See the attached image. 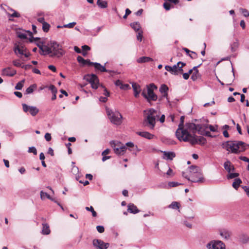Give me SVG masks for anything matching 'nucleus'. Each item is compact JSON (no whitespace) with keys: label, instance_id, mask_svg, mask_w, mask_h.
<instances>
[{"label":"nucleus","instance_id":"obj_43","mask_svg":"<svg viewBox=\"0 0 249 249\" xmlns=\"http://www.w3.org/2000/svg\"><path fill=\"white\" fill-rule=\"evenodd\" d=\"M86 210L88 211H90L92 213V215L93 217H96L97 216L96 212L94 210L93 207L90 206L89 207H86L85 208Z\"/></svg>","mask_w":249,"mask_h":249},{"label":"nucleus","instance_id":"obj_3","mask_svg":"<svg viewBox=\"0 0 249 249\" xmlns=\"http://www.w3.org/2000/svg\"><path fill=\"white\" fill-rule=\"evenodd\" d=\"M184 116H182L180 118V123L178 124V128L176 132V136L179 141H188L189 135L188 131L186 129H184Z\"/></svg>","mask_w":249,"mask_h":249},{"label":"nucleus","instance_id":"obj_12","mask_svg":"<svg viewBox=\"0 0 249 249\" xmlns=\"http://www.w3.org/2000/svg\"><path fill=\"white\" fill-rule=\"evenodd\" d=\"M142 95L147 99L148 102H150L151 101H155L158 99L157 95L152 91V89H150V88H148L147 89V94H146L143 91L142 92Z\"/></svg>","mask_w":249,"mask_h":249},{"label":"nucleus","instance_id":"obj_40","mask_svg":"<svg viewBox=\"0 0 249 249\" xmlns=\"http://www.w3.org/2000/svg\"><path fill=\"white\" fill-rule=\"evenodd\" d=\"M169 208L173 209H178L179 208V203L177 202L174 201L169 206Z\"/></svg>","mask_w":249,"mask_h":249},{"label":"nucleus","instance_id":"obj_2","mask_svg":"<svg viewBox=\"0 0 249 249\" xmlns=\"http://www.w3.org/2000/svg\"><path fill=\"white\" fill-rule=\"evenodd\" d=\"M246 146V143L242 141H227L222 144L223 148L234 154H239L245 151Z\"/></svg>","mask_w":249,"mask_h":249},{"label":"nucleus","instance_id":"obj_63","mask_svg":"<svg viewBox=\"0 0 249 249\" xmlns=\"http://www.w3.org/2000/svg\"><path fill=\"white\" fill-rule=\"evenodd\" d=\"M192 59H195L197 57V54L194 52H191V53L189 55Z\"/></svg>","mask_w":249,"mask_h":249},{"label":"nucleus","instance_id":"obj_1","mask_svg":"<svg viewBox=\"0 0 249 249\" xmlns=\"http://www.w3.org/2000/svg\"><path fill=\"white\" fill-rule=\"evenodd\" d=\"M143 125L153 129L155 126L156 120L160 117V112L154 108H151L143 111Z\"/></svg>","mask_w":249,"mask_h":249},{"label":"nucleus","instance_id":"obj_22","mask_svg":"<svg viewBox=\"0 0 249 249\" xmlns=\"http://www.w3.org/2000/svg\"><path fill=\"white\" fill-rule=\"evenodd\" d=\"M115 84L116 86H118L122 89H130V87L127 84H123L122 81L120 80H117L115 81Z\"/></svg>","mask_w":249,"mask_h":249},{"label":"nucleus","instance_id":"obj_50","mask_svg":"<svg viewBox=\"0 0 249 249\" xmlns=\"http://www.w3.org/2000/svg\"><path fill=\"white\" fill-rule=\"evenodd\" d=\"M28 152L33 153L35 155H36L37 154V150L36 148L34 146L30 147L29 148Z\"/></svg>","mask_w":249,"mask_h":249},{"label":"nucleus","instance_id":"obj_62","mask_svg":"<svg viewBox=\"0 0 249 249\" xmlns=\"http://www.w3.org/2000/svg\"><path fill=\"white\" fill-rule=\"evenodd\" d=\"M183 223L184 225H185L187 227L189 228H192V225L191 223L188 222L187 220H184Z\"/></svg>","mask_w":249,"mask_h":249},{"label":"nucleus","instance_id":"obj_53","mask_svg":"<svg viewBox=\"0 0 249 249\" xmlns=\"http://www.w3.org/2000/svg\"><path fill=\"white\" fill-rule=\"evenodd\" d=\"M179 184H180V183H178V182H174V181H172V182H169L168 183V186L169 187H176L178 185H179Z\"/></svg>","mask_w":249,"mask_h":249},{"label":"nucleus","instance_id":"obj_27","mask_svg":"<svg viewBox=\"0 0 249 249\" xmlns=\"http://www.w3.org/2000/svg\"><path fill=\"white\" fill-rule=\"evenodd\" d=\"M110 145L113 148L114 151L115 148H119V147L125 146L123 143L119 141H111L110 142Z\"/></svg>","mask_w":249,"mask_h":249},{"label":"nucleus","instance_id":"obj_61","mask_svg":"<svg viewBox=\"0 0 249 249\" xmlns=\"http://www.w3.org/2000/svg\"><path fill=\"white\" fill-rule=\"evenodd\" d=\"M45 139L47 142L51 140L52 137L50 133H46L45 135Z\"/></svg>","mask_w":249,"mask_h":249},{"label":"nucleus","instance_id":"obj_52","mask_svg":"<svg viewBox=\"0 0 249 249\" xmlns=\"http://www.w3.org/2000/svg\"><path fill=\"white\" fill-rule=\"evenodd\" d=\"M142 33H143V32L142 30H140L139 31V32L137 35V39L138 40H139L140 41H141L142 40Z\"/></svg>","mask_w":249,"mask_h":249},{"label":"nucleus","instance_id":"obj_48","mask_svg":"<svg viewBox=\"0 0 249 249\" xmlns=\"http://www.w3.org/2000/svg\"><path fill=\"white\" fill-rule=\"evenodd\" d=\"M76 23L75 22H72L69 24L63 25V27L64 28H72L76 25Z\"/></svg>","mask_w":249,"mask_h":249},{"label":"nucleus","instance_id":"obj_55","mask_svg":"<svg viewBox=\"0 0 249 249\" xmlns=\"http://www.w3.org/2000/svg\"><path fill=\"white\" fill-rule=\"evenodd\" d=\"M4 132L5 133L6 136L10 138L11 139H12L14 138V135L12 132L8 130L4 131Z\"/></svg>","mask_w":249,"mask_h":249},{"label":"nucleus","instance_id":"obj_11","mask_svg":"<svg viewBox=\"0 0 249 249\" xmlns=\"http://www.w3.org/2000/svg\"><path fill=\"white\" fill-rule=\"evenodd\" d=\"M186 126L187 129L191 131L193 133L196 132L199 134V130H201L204 128H207L208 125L206 124H196L194 123L186 124Z\"/></svg>","mask_w":249,"mask_h":249},{"label":"nucleus","instance_id":"obj_33","mask_svg":"<svg viewBox=\"0 0 249 249\" xmlns=\"http://www.w3.org/2000/svg\"><path fill=\"white\" fill-rule=\"evenodd\" d=\"M17 35L18 37L21 39H26L27 38V36L26 34V32L18 31L17 32Z\"/></svg>","mask_w":249,"mask_h":249},{"label":"nucleus","instance_id":"obj_25","mask_svg":"<svg viewBox=\"0 0 249 249\" xmlns=\"http://www.w3.org/2000/svg\"><path fill=\"white\" fill-rule=\"evenodd\" d=\"M50 233V230L49 226L46 223L42 224V233L44 235L49 234Z\"/></svg>","mask_w":249,"mask_h":249},{"label":"nucleus","instance_id":"obj_32","mask_svg":"<svg viewBox=\"0 0 249 249\" xmlns=\"http://www.w3.org/2000/svg\"><path fill=\"white\" fill-rule=\"evenodd\" d=\"M206 129H207V128H204L201 130H199V134L210 137H213V136L211 134L210 132L206 130Z\"/></svg>","mask_w":249,"mask_h":249},{"label":"nucleus","instance_id":"obj_38","mask_svg":"<svg viewBox=\"0 0 249 249\" xmlns=\"http://www.w3.org/2000/svg\"><path fill=\"white\" fill-rule=\"evenodd\" d=\"M36 87V85L33 84L31 85L29 87H28L26 90V93L27 94L32 93L34 91V89Z\"/></svg>","mask_w":249,"mask_h":249},{"label":"nucleus","instance_id":"obj_39","mask_svg":"<svg viewBox=\"0 0 249 249\" xmlns=\"http://www.w3.org/2000/svg\"><path fill=\"white\" fill-rule=\"evenodd\" d=\"M24 82L25 80H22L20 82H18L15 87V89L17 90H21L23 87Z\"/></svg>","mask_w":249,"mask_h":249},{"label":"nucleus","instance_id":"obj_36","mask_svg":"<svg viewBox=\"0 0 249 249\" xmlns=\"http://www.w3.org/2000/svg\"><path fill=\"white\" fill-rule=\"evenodd\" d=\"M240 241L243 243H247L249 241V236L246 234H242L240 238Z\"/></svg>","mask_w":249,"mask_h":249},{"label":"nucleus","instance_id":"obj_49","mask_svg":"<svg viewBox=\"0 0 249 249\" xmlns=\"http://www.w3.org/2000/svg\"><path fill=\"white\" fill-rule=\"evenodd\" d=\"M240 11L242 13V14L245 17H247L249 16V11L247 9L244 8H240Z\"/></svg>","mask_w":249,"mask_h":249},{"label":"nucleus","instance_id":"obj_21","mask_svg":"<svg viewBox=\"0 0 249 249\" xmlns=\"http://www.w3.org/2000/svg\"><path fill=\"white\" fill-rule=\"evenodd\" d=\"M14 52L16 54L19 53L20 54H23V52L25 51L24 47L22 45H19L16 44L14 47Z\"/></svg>","mask_w":249,"mask_h":249},{"label":"nucleus","instance_id":"obj_41","mask_svg":"<svg viewBox=\"0 0 249 249\" xmlns=\"http://www.w3.org/2000/svg\"><path fill=\"white\" fill-rule=\"evenodd\" d=\"M40 197L41 199H44L46 197L48 199H51V197L49 195L42 191L40 192Z\"/></svg>","mask_w":249,"mask_h":249},{"label":"nucleus","instance_id":"obj_37","mask_svg":"<svg viewBox=\"0 0 249 249\" xmlns=\"http://www.w3.org/2000/svg\"><path fill=\"white\" fill-rule=\"evenodd\" d=\"M239 46V43L237 41L234 42L231 45V52L233 53L236 51Z\"/></svg>","mask_w":249,"mask_h":249},{"label":"nucleus","instance_id":"obj_64","mask_svg":"<svg viewBox=\"0 0 249 249\" xmlns=\"http://www.w3.org/2000/svg\"><path fill=\"white\" fill-rule=\"evenodd\" d=\"M239 159L244 161L247 162L249 163V159L245 156H241Z\"/></svg>","mask_w":249,"mask_h":249},{"label":"nucleus","instance_id":"obj_59","mask_svg":"<svg viewBox=\"0 0 249 249\" xmlns=\"http://www.w3.org/2000/svg\"><path fill=\"white\" fill-rule=\"evenodd\" d=\"M162 95L161 97L159 98V101H161V100H162V99L163 98H166V99H167V102L168 103H170V101H169V100L168 99V92L167 93H162Z\"/></svg>","mask_w":249,"mask_h":249},{"label":"nucleus","instance_id":"obj_35","mask_svg":"<svg viewBox=\"0 0 249 249\" xmlns=\"http://www.w3.org/2000/svg\"><path fill=\"white\" fill-rule=\"evenodd\" d=\"M169 89L168 87L165 84H162L160 88L159 91L161 93H167Z\"/></svg>","mask_w":249,"mask_h":249},{"label":"nucleus","instance_id":"obj_6","mask_svg":"<svg viewBox=\"0 0 249 249\" xmlns=\"http://www.w3.org/2000/svg\"><path fill=\"white\" fill-rule=\"evenodd\" d=\"M50 48L52 50L51 56H56L60 57L64 54V52L62 50L61 46L55 41H52L50 43Z\"/></svg>","mask_w":249,"mask_h":249},{"label":"nucleus","instance_id":"obj_54","mask_svg":"<svg viewBox=\"0 0 249 249\" xmlns=\"http://www.w3.org/2000/svg\"><path fill=\"white\" fill-rule=\"evenodd\" d=\"M49 89L51 90L53 94H56L57 93V89L54 85H51L49 87Z\"/></svg>","mask_w":249,"mask_h":249},{"label":"nucleus","instance_id":"obj_60","mask_svg":"<svg viewBox=\"0 0 249 249\" xmlns=\"http://www.w3.org/2000/svg\"><path fill=\"white\" fill-rule=\"evenodd\" d=\"M96 229L99 233H103L104 231V227L102 226H97Z\"/></svg>","mask_w":249,"mask_h":249},{"label":"nucleus","instance_id":"obj_7","mask_svg":"<svg viewBox=\"0 0 249 249\" xmlns=\"http://www.w3.org/2000/svg\"><path fill=\"white\" fill-rule=\"evenodd\" d=\"M185 65V63L179 61L173 66H165V69L173 74L178 75L182 72V68Z\"/></svg>","mask_w":249,"mask_h":249},{"label":"nucleus","instance_id":"obj_57","mask_svg":"<svg viewBox=\"0 0 249 249\" xmlns=\"http://www.w3.org/2000/svg\"><path fill=\"white\" fill-rule=\"evenodd\" d=\"M163 6L166 10H169L171 9V4L168 2H164Z\"/></svg>","mask_w":249,"mask_h":249},{"label":"nucleus","instance_id":"obj_18","mask_svg":"<svg viewBox=\"0 0 249 249\" xmlns=\"http://www.w3.org/2000/svg\"><path fill=\"white\" fill-rule=\"evenodd\" d=\"M176 156V154L173 152H163V158L166 160H172Z\"/></svg>","mask_w":249,"mask_h":249},{"label":"nucleus","instance_id":"obj_19","mask_svg":"<svg viewBox=\"0 0 249 249\" xmlns=\"http://www.w3.org/2000/svg\"><path fill=\"white\" fill-rule=\"evenodd\" d=\"M137 134L139 136L148 140H151L154 137V135L146 131L137 132Z\"/></svg>","mask_w":249,"mask_h":249},{"label":"nucleus","instance_id":"obj_23","mask_svg":"<svg viewBox=\"0 0 249 249\" xmlns=\"http://www.w3.org/2000/svg\"><path fill=\"white\" fill-rule=\"evenodd\" d=\"M127 207H128L127 211L130 213H132L135 214V213H138L139 212V211L137 209V207L135 205H134L133 204H129L128 205Z\"/></svg>","mask_w":249,"mask_h":249},{"label":"nucleus","instance_id":"obj_30","mask_svg":"<svg viewBox=\"0 0 249 249\" xmlns=\"http://www.w3.org/2000/svg\"><path fill=\"white\" fill-rule=\"evenodd\" d=\"M97 4L101 8H106L107 7V2L105 0H97Z\"/></svg>","mask_w":249,"mask_h":249},{"label":"nucleus","instance_id":"obj_45","mask_svg":"<svg viewBox=\"0 0 249 249\" xmlns=\"http://www.w3.org/2000/svg\"><path fill=\"white\" fill-rule=\"evenodd\" d=\"M206 124L207 125H208L207 128H209L211 131H212V132H217V127H218L217 125H215L213 126L212 125H209V124Z\"/></svg>","mask_w":249,"mask_h":249},{"label":"nucleus","instance_id":"obj_16","mask_svg":"<svg viewBox=\"0 0 249 249\" xmlns=\"http://www.w3.org/2000/svg\"><path fill=\"white\" fill-rule=\"evenodd\" d=\"M132 87L134 92V96L136 98L138 97L141 91L140 86L136 83L132 82Z\"/></svg>","mask_w":249,"mask_h":249},{"label":"nucleus","instance_id":"obj_44","mask_svg":"<svg viewBox=\"0 0 249 249\" xmlns=\"http://www.w3.org/2000/svg\"><path fill=\"white\" fill-rule=\"evenodd\" d=\"M198 77H199L198 71H194L193 73V74L191 76V79H192L193 81H195L198 78Z\"/></svg>","mask_w":249,"mask_h":249},{"label":"nucleus","instance_id":"obj_5","mask_svg":"<svg viewBox=\"0 0 249 249\" xmlns=\"http://www.w3.org/2000/svg\"><path fill=\"white\" fill-rule=\"evenodd\" d=\"M107 114L110 122L115 125H120L122 123L123 117L117 110H113L108 108H106Z\"/></svg>","mask_w":249,"mask_h":249},{"label":"nucleus","instance_id":"obj_51","mask_svg":"<svg viewBox=\"0 0 249 249\" xmlns=\"http://www.w3.org/2000/svg\"><path fill=\"white\" fill-rule=\"evenodd\" d=\"M77 60L79 63H82L83 65H85L86 60L81 56H78Z\"/></svg>","mask_w":249,"mask_h":249},{"label":"nucleus","instance_id":"obj_42","mask_svg":"<svg viewBox=\"0 0 249 249\" xmlns=\"http://www.w3.org/2000/svg\"><path fill=\"white\" fill-rule=\"evenodd\" d=\"M50 27V24L46 22H44L43 24H42V30L45 32H48L49 30Z\"/></svg>","mask_w":249,"mask_h":249},{"label":"nucleus","instance_id":"obj_34","mask_svg":"<svg viewBox=\"0 0 249 249\" xmlns=\"http://www.w3.org/2000/svg\"><path fill=\"white\" fill-rule=\"evenodd\" d=\"M241 182L242 181L240 178L235 179L233 182L232 183L233 187L235 189H237Z\"/></svg>","mask_w":249,"mask_h":249},{"label":"nucleus","instance_id":"obj_14","mask_svg":"<svg viewBox=\"0 0 249 249\" xmlns=\"http://www.w3.org/2000/svg\"><path fill=\"white\" fill-rule=\"evenodd\" d=\"M93 245L97 249H107L109 247V243H104L99 239H94L92 241Z\"/></svg>","mask_w":249,"mask_h":249},{"label":"nucleus","instance_id":"obj_46","mask_svg":"<svg viewBox=\"0 0 249 249\" xmlns=\"http://www.w3.org/2000/svg\"><path fill=\"white\" fill-rule=\"evenodd\" d=\"M71 172L73 175L76 176L79 173L78 168L75 165L72 166L71 168Z\"/></svg>","mask_w":249,"mask_h":249},{"label":"nucleus","instance_id":"obj_17","mask_svg":"<svg viewBox=\"0 0 249 249\" xmlns=\"http://www.w3.org/2000/svg\"><path fill=\"white\" fill-rule=\"evenodd\" d=\"M38 47L39 49L42 51L43 54H51V53H52V50H51L50 46H48L46 45H40L38 46ZM41 54H42V53H41Z\"/></svg>","mask_w":249,"mask_h":249},{"label":"nucleus","instance_id":"obj_8","mask_svg":"<svg viewBox=\"0 0 249 249\" xmlns=\"http://www.w3.org/2000/svg\"><path fill=\"white\" fill-rule=\"evenodd\" d=\"M189 135L190 136H188V141H184L185 142H189L192 145H195L197 143L204 144L206 143V139L202 136L197 137L195 134H191L189 133ZM187 137H188V136Z\"/></svg>","mask_w":249,"mask_h":249},{"label":"nucleus","instance_id":"obj_26","mask_svg":"<svg viewBox=\"0 0 249 249\" xmlns=\"http://www.w3.org/2000/svg\"><path fill=\"white\" fill-rule=\"evenodd\" d=\"M94 66L96 70H98L101 72L109 71L105 68V66H102L100 63L95 62L94 64Z\"/></svg>","mask_w":249,"mask_h":249},{"label":"nucleus","instance_id":"obj_13","mask_svg":"<svg viewBox=\"0 0 249 249\" xmlns=\"http://www.w3.org/2000/svg\"><path fill=\"white\" fill-rule=\"evenodd\" d=\"M22 106L23 111L25 112L29 111L33 116H36L39 112V109L36 107L29 106L25 104H22Z\"/></svg>","mask_w":249,"mask_h":249},{"label":"nucleus","instance_id":"obj_47","mask_svg":"<svg viewBox=\"0 0 249 249\" xmlns=\"http://www.w3.org/2000/svg\"><path fill=\"white\" fill-rule=\"evenodd\" d=\"M239 176V174L237 173H231V172L229 173L228 176H227L228 179H231L235 178H236Z\"/></svg>","mask_w":249,"mask_h":249},{"label":"nucleus","instance_id":"obj_9","mask_svg":"<svg viewBox=\"0 0 249 249\" xmlns=\"http://www.w3.org/2000/svg\"><path fill=\"white\" fill-rule=\"evenodd\" d=\"M206 247L207 249H226L224 243L216 240L210 241L206 244Z\"/></svg>","mask_w":249,"mask_h":249},{"label":"nucleus","instance_id":"obj_58","mask_svg":"<svg viewBox=\"0 0 249 249\" xmlns=\"http://www.w3.org/2000/svg\"><path fill=\"white\" fill-rule=\"evenodd\" d=\"M150 88V89H152V91H154L155 89H157V87L153 83H151L147 86V89Z\"/></svg>","mask_w":249,"mask_h":249},{"label":"nucleus","instance_id":"obj_4","mask_svg":"<svg viewBox=\"0 0 249 249\" xmlns=\"http://www.w3.org/2000/svg\"><path fill=\"white\" fill-rule=\"evenodd\" d=\"M192 182H203L204 179L199 168L196 166H191L188 168Z\"/></svg>","mask_w":249,"mask_h":249},{"label":"nucleus","instance_id":"obj_31","mask_svg":"<svg viewBox=\"0 0 249 249\" xmlns=\"http://www.w3.org/2000/svg\"><path fill=\"white\" fill-rule=\"evenodd\" d=\"M130 26L135 31H140L141 25L139 22H135L132 23H131Z\"/></svg>","mask_w":249,"mask_h":249},{"label":"nucleus","instance_id":"obj_28","mask_svg":"<svg viewBox=\"0 0 249 249\" xmlns=\"http://www.w3.org/2000/svg\"><path fill=\"white\" fill-rule=\"evenodd\" d=\"M220 234L223 238L228 239L231 236V232L228 230H223L220 231Z\"/></svg>","mask_w":249,"mask_h":249},{"label":"nucleus","instance_id":"obj_10","mask_svg":"<svg viewBox=\"0 0 249 249\" xmlns=\"http://www.w3.org/2000/svg\"><path fill=\"white\" fill-rule=\"evenodd\" d=\"M84 79L88 81L90 84L92 88L97 89L98 87L99 80L97 76L94 74L86 75Z\"/></svg>","mask_w":249,"mask_h":249},{"label":"nucleus","instance_id":"obj_20","mask_svg":"<svg viewBox=\"0 0 249 249\" xmlns=\"http://www.w3.org/2000/svg\"><path fill=\"white\" fill-rule=\"evenodd\" d=\"M224 167L225 169L230 173L231 171H233L235 168L231 161L227 160L224 163Z\"/></svg>","mask_w":249,"mask_h":249},{"label":"nucleus","instance_id":"obj_24","mask_svg":"<svg viewBox=\"0 0 249 249\" xmlns=\"http://www.w3.org/2000/svg\"><path fill=\"white\" fill-rule=\"evenodd\" d=\"M126 150V146L119 147V148H115L114 151L118 155H123L125 153Z\"/></svg>","mask_w":249,"mask_h":249},{"label":"nucleus","instance_id":"obj_29","mask_svg":"<svg viewBox=\"0 0 249 249\" xmlns=\"http://www.w3.org/2000/svg\"><path fill=\"white\" fill-rule=\"evenodd\" d=\"M152 59L149 57L147 56H142L141 57H140L137 59V62L139 63H145L147 62L151 61Z\"/></svg>","mask_w":249,"mask_h":249},{"label":"nucleus","instance_id":"obj_56","mask_svg":"<svg viewBox=\"0 0 249 249\" xmlns=\"http://www.w3.org/2000/svg\"><path fill=\"white\" fill-rule=\"evenodd\" d=\"M13 64L15 66H16V67H22L21 63L19 62V60H14L13 61Z\"/></svg>","mask_w":249,"mask_h":249},{"label":"nucleus","instance_id":"obj_15","mask_svg":"<svg viewBox=\"0 0 249 249\" xmlns=\"http://www.w3.org/2000/svg\"><path fill=\"white\" fill-rule=\"evenodd\" d=\"M17 73L16 70L12 69L10 67L4 68L2 69V75L8 76H13Z\"/></svg>","mask_w":249,"mask_h":249}]
</instances>
